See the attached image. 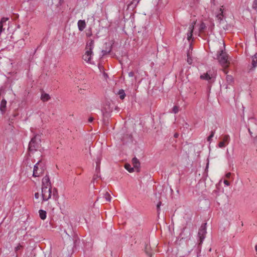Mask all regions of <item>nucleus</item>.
<instances>
[{"label":"nucleus","mask_w":257,"mask_h":257,"mask_svg":"<svg viewBox=\"0 0 257 257\" xmlns=\"http://www.w3.org/2000/svg\"><path fill=\"white\" fill-rule=\"evenodd\" d=\"M161 205V202H159L158 203L157 205V209H158V210H159V209H160V207Z\"/></svg>","instance_id":"obj_32"},{"label":"nucleus","mask_w":257,"mask_h":257,"mask_svg":"<svg viewBox=\"0 0 257 257\" xmlns=\"http://www.w3.org/2000/svg\"><path fill=\"white\" fill-rule=\"evenodd\" d=\"M223 9L222 8H220L219 13H218L216 16V17L220 21H221L223 19Z\"/></svg>","instance_id":"obj_17"},{"label":"nucleus","mask_w":257,"mask_h":257,"mask_svg":"<svg viewBox=\"0 0 257 257\" xmlns=\"http://www.w3.org/2000/svg\"><path fill=\"white\" fill-rule=\"evenodd\" d=\"M147 253L148 254V255H149L150 256L152 255L151 253H149V252H147Z\"/></svg>","instance_id":"obj_35"},{"label":"nucleus","mask_w":257,"mask_h":257,"mask_svg":"<svg viewBox=\"0 0 257 257\" xmlns=\"http://www.w3.org/2000/svg\"><path fill=\"white\" fill-rule=\"evenodd\" d=\"M132 163L134 166L133 168L136 169L137 172H139L140 163L137 158L135 157L132 159Z\"/></svg>","instance_id":"obj_10"},{"label":"nucleus","mask_w":257,"mask_h":257,"mask_svg":"<svg viewBox=\"0 0 257 257\" xmlns=\"http://www.w3.org/2000/svg\"><path fill=\"white\" fill-rule=\"evenodd\" d=\"M46 169L45 164L41 161H39L34 167L33 176L38 177L42 176Z\"/></svg>","instance_id":"obj_3"},{"label":"nucleus","mask_w":257,"mask_h":257,"mask_svg":"<svg viewBox=\"0 0 257 257\" xmlns=\"http://www.w3.org/2000/svg\"><path fill=\"white\" fill-rule=\"evenodd\" d=\"M41 196L43 201H48L52 196V186L50 179L45 176L42 179Z\"/></svg>","instance_id":"obj_1"},{"label":"nucleus","mask_w":257,"mask_h":257,"mask_svg":"<svg viewBox=\"0 0 257 257\" xmlns=\"http://www.w3.org/2000/svg\"><path fill=\"white\" fill-rule=\"evenodd\" d=\"M93 119H94L93 117H90L89 118V119H88V121H89V122H92V121L93 120Z\"/></svg>","instance_id":"obj_31"},{"label":"nucleus","mask_w":257,"mask_h":257,"mask_svg":"<svg viewBox=\"0 0 257 257\" xmlns=\"http://www.w3.org/2000/svg\"><path fill=\"white\" fill-rule=\"evenodd\" d=\"M24 248L23 245L21 244L20 243L18 244V245L15 247V251L17 253L20 250Z\"/></svg>","instance_id":"obj_19"},{"label":"nucleus","mask_w":257,"mask_h":257,"mask_svg":"<svg viewBox=\"0 0 257 257\" xmlns=\"http://www.w3.org/2000/svg\"><path fill=\"white\" fill-rule=\"evenodd\" d=\"M104 197L105 198L106 201H110L111 197L110 194L107 192H106L104 193Z\"/></svg>","instance_id":"obj_23"},{"label":"nucleus","mask_w":257,"mask_h":257,"mask_svg":"<svg viewBox=\"0 0 257 257\" xmlns=\"http://www.w3.org/2000/svg\"><path fill=\"white\" fill-rule=\"evenodd\" d=\"M205 28H206V26H205V24L203 23H202L200 25L199 28L200 32V33L203 32Z\"/></svg>","instance_id":"obj_24"},{"label":"nucleus","mask_w":257,"mask_h":257,"mask_svg":"<svg viewBox=\"0 0 257 257\" xmlns=\"http://www.w3.org/2000/svg\"><path fill=\"white\" fill-rule=\"evenodd\" d=\"M253 9H257V0H254L252 4Z\"/></svg>","instance_id":"obj_27"},{"label":"nucleus","mask_w":257,"mask_h":257,"mask_svg":"<svg viewBox=\"0 0 257 257\" xmlns=\"http://www.w3.org/2000/svg\"><path fill=\"white\" fill-rule=\"evenodd\" d=\"M215 131H211L210 135L207 138V141L209 142H211L212 138L214 137L215 134Z\"/></svg>","instance_id":"obj_21"},{"label":"nucleus","mask_w":257,"mask_h":257,"mask_svg":"<svg viewBox=\"0 0 257 257\" xmlns=\"http://www.w3.org/2000/svg\"><path fill=\"white\" fill-rule=\"evenodd\" d=\"M119 97L121 99H123L125 96V94L123 90H120L118 92Z\"/></svg>","instance_id":"obj_20"},{"label":"nucleus","mask_w":257,"mask_h":257,"mask_svg":"<svg viewBox=\"0 0 257 257\" xmlns=\"http://www.w3.org/2000/svg\"><path fill=\"white\" fill-rule=\"evenodd\" d=\"M16 257H18V254H16Z\"/></svg>","instance_id":"obj_37"},{"label":"nucleus","mask_w":257,"mask_h":257,"mask_svg":"<svg viewBox=\"0 0 257 257\" xmlns=\"http://www.w3.org/2000/svg\"><path fill=\"white\" fill-rule=\"evenodd\" d=\"M7 105V101L5 99H3L0 104V110L2 112H4L6 110Z\"/></svg>","instance_id":"obj_14"},{"label":"nucleus","mask_w":257,"mask_h":257,"mask_svg":"<svg viewBox=\"0 0 257 257\" xmlns=\"http://www.w3.org/2000/svg\"><path fill=\"white\" fill-rule=\"evenodd\" d=\"M178 134H175L174 135V137L175 138H178Z\"/></svg>","instance_id":"obj_34"},{"label":"nucleus","mask_w":257,"mask_h":257,"mask_svg":"<svg viewBox=\"0 0 257 257\" xmlns=\"http://www.w3.org/2000/svg\"><path fill=\"white\" fill-rule=\"evenodd\" d=\"M217 58L220 64L222 67L226 68L228 66L229 62L228 60V56L226 53L224 52L222 50L220 51V54L217 56Z\"/></svg>","instance_id":"obj_5"},{"label":"nucleus","mask_w":257,"mask_h":257,"mask_svg":"<svg viewBox=\"0 0 257 257\" xmlns=\"http://www.w3.org/2000/svg\"><path fill=\"white\" fill-rule=\"evenodd\" d=\"M200 79L207 81L208 83L211 84L215 81L216 73L211 70H209L200 76Z\"/></svg>","instance_id":"obj_4"},{"label":"nucleus","mask_w":257,"mask_h":257,"mask_svg":"<svg viewBox=\"0 0 257 257\" xmlns=\"http://www.w3.org/2000/svg\"><path fill=\"white\" fill-rule=\"evenodd\" d=\"M251 65L252 68H255L257 66V53L252 56Z\"/></svg>","instance_id":"obj_13"},{"label":"nucleus","mask_w":257,"mask_h":257,"mask_svg":"<svg viewBox=\"0 0 257 257\" xmlns=\"http://www.w3.org/2000/svg\"><path fill=\"white\" fill-rule=\"evenodd\" d=\"M140 1V0H132L129 5H135V6L136 7L139 3Z\"/></svg>","instance_id":"obj_25"},{"label":"nucleus","mask_w":257,"mask_h":257,"mask_svg":"<svg viewBox=\"0 0 257 257\" xmlns=\"http://www.w3.org/2000/svg\"><path fill=\"white\" fill-rule=\"evenodd\" d=\"M230 176H231V173H227L226 174V177L227 178H229Z\"/></svg>","instance_id":"obj_33"},{"label":"nucleus","mask_w":257,"mask_h":257,"mask_svg":"<svg viewBox=\"0 0 257 257\" xmlns=\"http://www.w3.org/2000/svg\"><path fill=\"white\" fill-rule=\"evenodd\" d=\"M179 107L177 106H174L173 108L172 111L174 113H177L179 112Z\"/></svg>","instance_id":"obj_26"},{"label":"nucleus","mask_w":257,"mask_h":257,"mask_svg":"<svg viewBox=\"0 0 257 257\" xmlns=\"http://www.w3.org/2000/svg\"><path fill=\"white\" fill-rule=\"evenodd\" d=\"M134 75V73L133 71H131L128 73V76L130 77H133Z\"/></svg>","instance_id":"obj_29"},{"label":"nucleus","mask_w":257,"mask_h":257,"mask_svg":"<svg viewBox=\"0 0 257 257\" xmlns=\"http://www.w3.org/2000/svg\"><path fill=\"white\" fill-rule=\"evenodd\" d=\"M255 250L257 251V244L255 246Z\"/></svg>","instance_id":"obj_36"},{"label":"nucleus","mask_w":257,"mask_h":257,"mask_svg":"<svg viewBox=\"0 0 257 257\" xmlns=\"http://www.w3.org/2000/svg\"><path fill=\"white\" fill-rule=\"evenodd\" d=\"M223 182H224V184L225 185H226V186H229L230 185L229 182L226 180H224Z\"/></svg>","instance_id":"obj_28"},{"label":"nucleus","mask_w":257,"mask_h":257,"mask_svg":"<svg viewBox=\"0 0 257 257\" xmlns=\"http://www.w3.org/2000/svg\"><path fill=\"white\" fill-rule=\"evenodd\" d=\"M230 141V137L228 135H225L222 137V141L218 144V147L220 148L225 147L227 145Z\"/></svg>","instance_id":"obj_8"},{"label":"nucleus","mask_w":257,"mask_h":257,"mask_svg":"<svg viewBox=\"0 0 257 257\" xmlns=\"http://www.w3.org/2000/svg\"><path fill=\"white\" fill-rule=\"evenodd\" d=\"M35 197L36 199H38L39 198V193H35Z\"/></svg>","instance_id":"obj_30"},{"label":"nucleus","mask_w":257,"mask_h":257,"mask_svg":"<svg viewBox=\"0 0 257 257\" xmlns=\"http://www.w3.org/2000/svg\"><path fill=\"white\" fill-rule=\"evenodd\" d=\"M41 98L43 101H47L50 99V97L47 93H43L41 95Z\"/></svg>","instance_id":"obj_16"},{"label":"nucleus","mask_w":257,"mask_h":257,"mask_svg":"<svg viewBox=\"0 0 257 257\" xmlns=\"http://www.w3.org/2000/svg\"><path fill=\"white\" fill-rule=\"evenodd\" d=\"M9 20L7 18H3L0 21V35L4 30L3 27L6 25L7 21Z\"/></svg>","instance_id":"obj_12"},{"label":"nucleus","mask_w":257,"mask_h":257,"mask_svg":"<svg viewBox=\"0 0 257 257\" xmlns=\"http://www.w3.org/2000/svg\"><path fill=\"white\" fill-rule=\"evenodd\" d=\"M77 24L78 29L80 31H82L86 27V23L84 20H79Z\"/></svg>","instance_id":"obj_11"},{"label":"nucleus","mask_w":257,"mask_h":257,"mask_svg":"<svg viewBox=\"0 0 257 257\" xmlns=\"http://www.w3.org/2000/svg\"><path fill=\"white\" fill-rule=\"evenodd\" d=\"M94 42L92 40H89L86 45L85 52L82 56V59L86 63H92V59L93 56L92 50L94 48Z\"/></svg>","instance_id":"obj_2"},{"label":"nucleus","mask_w":257,"mask_h":257,"mask_svg":"<svg viewBox=\"0 0 257 257\" xmlns=\"http://www.w3.org/2000/svg\"><path fill=\"white\" fill-rule=\"evenodd\" d=\"M40 140L37 136L32 139L29 143V149L30 151H36L40 147Z\"/></svg>","instance_id":"obj_6"},{"label":"nucleus","mask_w":257,"mask_h":257,"mask_svg":"<svg viewBox=\"0 0 257 257\" xmlns=\"http://www.w3.org/2000/svg\"><path fill=\"white\" fill-rule=\"evenodd\" d=\"M192 44H193V40H192L190 42V48H189V49L188 50L187 53V61L188 63V64H191L193 62V59L192 58V50H193V49L192 48Z\"/></svg>","instance_id":"obj_9"},{"label":"nucleus","mask_w":257,"mask_h":257,"mask_svg":"<svg viewBox=\"0 0 257 257\" xmlns=\"http://www.w3.org/2000/svg\"><path fill=\"white\" fill-rule=\"evenodd\" d=\"M124 168L130 173H132L135 171L134 168L132 167L131 165H130L129 164H125Z\"/></svg>","instance_id":"obj_18"},{"label":"nucleus","mask_w":257,"mask_h":257,"mask_svg":"<svg viewBox=\"0 0 257 257\" xmlns=\"http://www.w3.org/2000/svg\"><path fill=\"white\" fill-rule=\"evenodd\" d=\"M206 234V223H204L201 225L199 229V231L198 232V237L199 238V246L200 245L204 239L205 237V235Z\"/></svg>","instance_id":"obj_7"},{"label":"nucleus","mask_w":257,"mask_h":257,"mask_svg":"<svg viewBox=\"0 0 257 257\" xmlns=\"http://www.w3.org/2000/svg\"><path fill=\"white\" fill-rule=\"evenodd\" d=\"M189 28L190 29V33L188 34L187 39L189 41H190L193 35V27H191L190 26Z\"/></svg>","instance_id":"obj_22"},{"label":"nucleus","mask_w":257,"mask_h":257,"mask_svg":"<svg viewBox=\"0 0 257 257\" xmlns=\"http://www.w3.org/2000/svg\"><path fill=\"white\" fill-rule=\"evenodd\" d=\"M39 216L41 219L44 220L46 218V212L43 210H40L39 211Z\"/></svg>","instance_id":"obj_15"}]
</instances>
